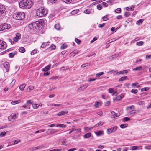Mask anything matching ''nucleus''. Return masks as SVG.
I'll list each match as a JSON object with an SVG mask.
<instances>
[{"mask_svg":"<svg viewBox=\"0 0 151 151\" xmlns=\"http://www.w3.org/2000/svg\"><path fill=\"white\" fill-rule=\"evenodd\" d=\"M33 5L31 0H22L19 3V7L22 9H29Z\"/></svg>","mask_w":151,"mask_h":151,"instance_id":"1","label":"nucleus"},{"mask_svg":"<svg viewBox=\"0 0 151 151\" xmlns=\"http://www.w3.org/2000/svg\"><path fill=\"white\" fill-rule=\"evenodd\" d=\"M47 10L44 7H41L36 10V14L37 16L42 17L47 14Z\"/></svg>","mask_w":151,"mask_h":151,"instance_id":"2","label":"nucleus"},{"mask_svg":"<svg viewBox=\"0 0 151 151\" xmlns=\"http://www.w3.org/2000/svg\"><path fill=\"white\" fill-rule=\"evenodd\" d=\"M25 17V14L23 12H19L13 15V17L16 19L22 20Z\"/></svg>","mask_w":151,"mask_h":151,"instance_id":"3","label":"nucleus"},{"mask_svg":"<svg viewBox=\"0 0 151 151\" xmlns=\"http://www.w3.org/2000/svg\"><path fill=\"white\" fill-rule=\"evenodd\" d=\"M11 27V26L10 24L6 23L2 24L0 25V31L9 29Z\"/></svg>","mask_w":151,"mask_h":151,"instance_id":"4","label":"nucleus"},{"mask_svg":"<svg viewBox=\"0 0 151 151\" xmlns=\"http://www.w3.org/2000/svg\"><path fill=\"white\" fill-rule=\"evenodd\" d=\"M28 27L30 29L33 30L34 31L36 30V29L38 28L37 24L35 22L29 24L28 25Z\"/></svg>","mask_w":151,"mask_h":151,"instance_id":"5","label":"nucleus"},{"mask_svg":"<svg viewBox=\"0 0 151 151\" xmlns=\"http://www.w3.org/2000/svg\"><path fill=\"white\" fill-rule=\"evenodd\" d=\"M117 129V127L115 126L111 128L107 129V132L108 134H110L112 133L115 132Z\"/></svg>","mask_w":151,"mask_h":151,"instance_id":"6","label":"nucleus"},{"mask_svg":"<svg viewBox=\"0 0 151 151\" xmlns=\"http://www.w3.org/2000/svg\"><path fill=\"white\" fill-rule=\"evenodd\" d=\"M5 14V8L4 6L0 4V15L4 14Z\"/></svg>","mask_w":151,"mask_h":151,"instance_id":"7","label":"nucleus"},{"mask_svg":"<svg viewBox=\"0 0 151 151\" xmlns=\"http://www.w3.org/2000/svg\"><path fill=\"white\" fill-rule=\"evenodd\" d=\"M7 47L6 43L0 40V49H4Z\"/></svg>","mask_w":151,"mask_h":151,"instance_id":"8","label":"nucleus"},{"mask_svg":"<svg viewBox=\"0 0 151 151\" xmlns=\"http://www.w3.org/2000/svg\"><path fill=\"white\" fill-rule=\"evenodd\" d=\"M35 22L37 24L38 28L40 27L44 23V20L42 19H40L38 21H36Z\"/></svg>","mask_w":151,"mask_h":151,"instance_id":"9","label":"nucleus"},{"mask_svg":"<svg viewBox=\"0 0 151 151\" xmlns=\"http://www.w3.org/2000/svg\"><path fill=\"white\" fill-rule=\"evenodd\" d=\"M21 34L19 33H17L16 34L15 37L14 38V40L16 42H17L20 39Z\"/></svg>","mask_w":151,"mask_h":151,"instance_id":"10","label":"nucleus"},{"mask_svg":"<svg viewBox=\"0 0 151 151\" xmlns=\"http://www.w3.org/2000/svg\"><path fill=\"white\" fill-rule=\"evenodd\" d=\"M17 117H16V114H12L8 117L9 120L11 121L12 119L14 121L16 119Z\"/></svg>","mask_w":151,"mask_h":151,"instance_id":"11","label":"nucleus"},{"mask_svg":"<svg viewBox=\"0 0 151 151\" xmlns=\"http://www.w3.org/2000/svg\"><path fill=\"white\" fill-rule=\"evenodd\" d=\"M3 65L4 67L6 69V72H8L9 71V65L8 63L5 62L3 63Z\"/></svg>","mask_w":151,"mask_h":151,"instance_id":"12","label":"nucleus"},{"mask_svg":"<svg viewBox=\"0 0 151 151\" xmlns=\"http://www.w3.org/2000/svg\"><path fill=\"white\" fill-rule=\"evenodd\" d=\"M68 113V111H62L60 112H59L57 114V115L58 116H61L64 115Z\"/></svg>","mask_w":151,"mask_h":151,"instance_id":"13","label":"nucleus"},{"mask_svg":"<svg viewBox=\"0 0 151 151\" xmlns=\"http://www.w3.org/2000/svg\"><path fill=\"white\" fill-rule=\"evenodd\" d=\"M128 71L127 70H124L122 71H120L119 72H116V75H119L120 74H126L127 73Z\"/></svg>","mask_w":151,"mask_h":151,"instance_id":"14","label":"nucleus"},{"mask_svg":"<svg viewBox=\"0 0 151 151\" xmlns=\"http://www.w3.org/2000/svg\"><path fill=\"white\" fill-rule=\"evenodd\" d=\"M142 146H133L132 147V150H136L138 149H141Z\"/></svg>","mask_w":151,"mask_h":151,"instance_id":"15","label":"nucleus"},{"mask_svg":"<svg viewBox=\"0 0 151 151\" xmlns=\"http://www.w3.org/2000/svg\"><path fill=\"white\" fill-rule=\"evenodd\" d=\"M91 8H89L88 9H87L84 11V13L85 14H89L91 13Z\"/></svg>","mask_w":151,"mask_h":151,"instance_id":"16","label":"nucleus"},{"mask_svg":"<svg viewBox=\"0 0 151 151\" xmlns=\"http://www.w3.org/2000/svg\"><path fill=\"white\" fill-rule=\"evenodd\" d=\"M124 97V95H118L117 96H116L115 98V99L117 101H119L121 100L122 99V98H123Z\"/></svg>","mask_w":151,"mask_h":151,"instance_id":"17","label":"nucleus"},{"mask_svg":"<svg viewBox=\"0 0 151 151\" xmlns=\"http://www.w3.org/2000/svg\"><path fill=\"white\" fill-rule=\"evenodd\" d=\"M34 89V87L32 86H30L27 89V91L28 92H30L31 91L33 90Z\"/></svg>","mask_w":151,"mask_h":151,"instance_id":"18","label":"nucleus"},{"mask_svg":"<svg viewBox=\"0 0 151 151\" xmlns=\"http://www.w3.org/2000/svg\"><path fill=\"white\" fill-rule=\"evenodd\" d=\"M78 53V52L77 51L75 50L74 51L72 52H71L70 55V56H72L73 57H74L76 54Z\"/></svg>","mask_w":151,"mask_h":151,"instance_id":"19","label":"nucleus"},{"mask_svg":"<svg viewBox=\"0 0 151 151\" xmlns=\"http://www.w3.org/2000/svg\"><path fill=\"white\" fill-rule=\"evenodd\" d=\"M142 66H140L139 67H137L133 69L132 70L133 71H139L142 70Z\"/></svg>","mask_w":151,"mask_h":151,"instance_id":"20","label":"nucleus"},{"mask_svg":"<svg viewBox=\"0 0 151 151\" xmlns=\"http://www.w3.org/2000/svg\"><path fill=\"white\" fill-rule=\"evenodd\" d=\"M78 131L79 132H81V129L80 128L79 129H73L72 130L69 132L68 133V134H71L73 132H74V131Z\"/></svg>","mask_w":151,"mask_h":151,"instance_id":"21","label":"nucleus"},{"mask_svg":"<svg viewBox=\"0 0 151 151\" xmlns=\"http://www.w3.org/2000/svg\"><path fill=\"white\" fill-rule=\"evenodd\" d=\"M50 66L49 65H48L42 69V71H47L50 69Z\"/></svg>","mask_w":151,"mask_h":151,"instance_id":"22","label":"nucleus"},{"mask_svg":"<svg viewBox=\"0 0 151 151\" xmlns=\"http://www.w3.org/2000/svg\"><path fill=\"white\" fill-rule=\"evenodd\" d=\"M19 51L22 53H24L25 52V50L23 47H20L19 49Z\"/></svg>","mask_w":151,"mask_h":151,"instance_id":"23","label":"nucleus"},{"mask_svg":"<svg viewBox=\"0 0 151 151\" xmlns=\"http://www.w3.org/2000/svg\"><path fill=\"white\" fill-rule=\"evenodd\" d=\"M104 124V123L102 122H99L97 124L95 125L94 127H92L93 128L94 127H97L99 126H101L102 125Z\"/></svg>","mask_w":151,"mask_h":151,"instance_id":"24","label":"nucleus"},{"mask_svg":"<svg viewBox=\"0 0 151 151\" xmlns=\"http://www.w3.org/2000/svg\"><path fill=\"white\" fill-rule=\"evenodd\" d=\"M91 135V133L90 132L84 135V138H88Z\"/></svg>","mask_w":151,"mask_h":151,"instance_id":"25","label":"nucleus"},{"mask_svg":"<svg viewBox=\"0 0 151 151\" xmlns=\"http://www.w3.org/2000/svg\"><path fill=\"white\" fill-rule=\"evenodd\" d=\"M136 110H132L129 112L127 113V114L128 116H130L132 115H134L136 113L135 112Z\"/></svg>","mask_w":151,"mask_h":151,"instance_id":"26","label":"nucleus"},{"mask_svg":"<svg viewBox=\"0 0 151 151\" xmlns=\"http://www.w3.org/2000/svg\"><path fill=\"white\" fill-rule=\"evenodd\" d=\"M26 86V85L24 84L21 85L19 86V89L21 91H23Z\"/></svg>","mask_w":151,"mask_h":151,"instance_id":"27","label":"nucleus"},{"mask_svg":"<svg viewBox=\"0 0 151 151\" xmlns=\"http://www.w3.org/2000/svg\"><path fill=\"white\" fill-rule=\"evenodd\" d=\"M55 29L58 30H59L60 29V26L59 24H57L55 26Z\"/></svg>","mask_w":151,"mask_h":151,"instance_id":"28","label":"nucleus"},{"mask_svg":"<svg viewBox=\"0 0 151 151\" xmlns=\"http://www.w3.org/2000/svg\"><path fill=\"white\" fill-rule=\"evenodd\" d=\"M127 76H125L124 77H122L119 79V81H122L124 80H125L127 79Z\"/></svg>","mask_w":151,"mask_h":151,"instance_id":"29","label":"nucleus"},{"mask_svg":"<svg viewBox=\"0 0 151 151\" xmlns=\"http://www.w3.org/2000/svg\"><path fill=\"white\" fill-rule=\"evenodd\" d=\"M111 115L112 116L113 118H115L119 116L116 114L114 111L111 112Z\"/></svg>","mask_w":151,"mask_h":151,"instance_id":"30","label":"nucleus"},{"mask_svg":"<svg viewBox=\"0 0 151 151\" xmlns=\"http://www.w3.org/2000/svg\"><path fill=\"white\" fill-rule=\"evenodd\" d=\"M56 127L64 128L66 127V126L64 125L63 124H59L56 125Z\"/></svg>","mask_w":151,"mask_h":151,"instance_id":"31","label":"nucleus"},{"mask_svg":"<svg viewBox=\"0 0 151 151\" xmlns=\"http://www.w3.org/2000/svg\"><path fill=\"white\" fill-rule=\"evenodd\" d=\"M103 133V132L102 131H99L95 132V134L97 136H99L101 135Z\"/></svg>","mask_w":151,"mask_h":151,"instance_id":"32","label":"nucleus"},{"mask_svg":"<svg viewBox=\"0 0 151 151\" xmlns=\"http://www.w3.org/2000/svg\"><path fill=\"white\" fill-rule=\"evenodd\" d=\"M144 43L143 42L141 41L137 42L136 43V45L137 46H141Z\"/></svg>","mask_w":151,"mask_h":151,"instance_id":"33","label":"nucleus"},{"mask_svg":"<svg viewBox=\"0 0 151 151\" xmlns=\"http://www.w3.org/2000/svg\"><path fill=\"white\" fill-rule=\"evenodd\" d=\"M48 43V42H43L41 45V47L42 48H44L47 45Z\"/></svg>","mask_w":151,"mask_h":151,"instance_id":"34","label":"nucleus"},{"mask_svg":"<svg viewBox=\"0 0 151 151\" xmlns=\"http://www.w3.org/2000/svg\"><path fill=\"white\" fill-rule=\"evenodd\" d=\"M121 9L120 8H117L115 10V12L118 13H120L121 12Z\"/></svg>","mask_w":151,"mask_h":151,"instance_id":"35","label":"nucleus"},{"mask_svg":"<svg viewBox=\"0 0 151 151\" xmlns=\"http://www.w3.org/2000/svg\"><path fill=\"white\" fill-rule=\"evenodd\" d=\"M134 106L132 105L130 106L129 107H127V108H126V109L128 111H129L130 110H132V109H133L132 108L133 107L134 108L133 109H134Z\"/></svg>","mask_w":151,"mask_h":151,"instance_id":"36","label":"nucleus"},{"mask_svg":"<svg viewBox=\"0 0 151 151\" xmlns=\"http://www.w3.org/2000/svg\"><path fill=\"white\" fill-rule=\"evenodd\" d=\"M75 41L78 44H80L81 42V40L77 39V38H76L75 39Z\"/></svg>","mask_w":151,"mask_h":151,"instance_id":"37","label":"nucleus"},{"mask_svg":"<svg viewBox=\"0 0 151 151\" xmlns=\"http://www.w3.org/2000/svg\"><path fill=\"white\" fill-rule=\"evenodd\" d=\"M6 134L5 132H1L0 134V137H1L4 136Z\"/></svg>","mask_w":151,"mask_h":151,"instance_id":"38","label":"nucleus"},{"mask_svg":"<svg viewBox=\"0 0 151 151\" xmlns=\"http://www.w3.org/2000/svg\"><path fill=\"white\" fill-rule=\"evenodd\" d=\"M102 19L104 21H106L109 19V18L107 16L105 15L102 17Z\"/></svg>","mask_w":151,"mask_h":151,"instance_id":"39","label":"nucleus"},{"mask_svg":"<svg viewBox=\"0 0 151 151\" xmlns=\"http://www.w3.org/2000/svg\"><path fill=\"white\" fill-rule=\"evenodd\" d=\"M67 47V46L66 45H65L64 44H63L62 45L61 47H60V48L61 49H65Z\"/></svg>","mask_w":151,"mask_h":151,"instance_id":"40","label":"nucleus"},{"mask_svg":"<svg viewBox=\"0 0 151 151\" xmlns=\"http://www.w3.org/2000/svg\"><path fill=\"white\" fill-rule=\"evenodd\" d=\"M33 103V101L31 100H28L27 101L26 104L27 105H29L30 104H32Z\"/></svg>","mask_w":151,"mask_h":151,"instance_id":"41","label":"nucleus"},{"mask_svg":"<svg viewBox=\"0 0 151 151\" xmlns=\"http://www.w3.org/2000/svg\"><path fill=\"white\" fill-rule=\"evenodd\" d=\"M142 22L143 20L142 19H140L137 22L136 24H137L139 25L142 23Z\"/></svg>","mask_w":151,"mask_h":151,"instance_id":"42","label":"nucleus"},{"mask_svg":"<svg viewBox=\"0 0 151 151\" xmlns=\"http://www.w3.org/2000/svg\"><path fill=\"white\" fill-rule=\"evenodd\" d=\"M93 128L92 127L91 128H89L88 127H84V129L85 131H86V132H88L89 130H91V128Z\"/></svg>","mask_w":151,"mask_h":151,"instance_id":"43","label":"nucleus"},{"mask_svg":"<svg viewBox=\"0 0 151 151\" xmlns=\"http://www.w3.org/2000/svg\"><path fill=\"white\" fill-rule=\"evenodd\" d=\"M19 102V101H15L12 102L11 104L13 105H15Z\"/></svg>","mask_w":151,"mask_h":151,"instance_id":"44","label":"nucleus"},{"mask_svg":"<svg viewBox=\"0 0 151 151\" xmlns=\"http://www.w3.org/2000/svg\"><path fill=\"white\" fill-rule=\"evenodd\" d=\"M149 87H145L142 88L141 89V91H147L149 89Z\"/></svg>","mask_w":151,"mask_h":151,"instance_id":"45","label":"nucleus"},{"mask_svg":"<svg viewBox=\"0 0 151 151\" xmlns=\"http://www.w3.org/2000/svg\"><path fill=\"white\" fill-rule=\"evenodd\" d=\"M90 65V64L89 63H86L85 64H83L81 65V67L82 68H84L87 66H89Z\"/></svg>","mask_w":151,"mask_h":151,"instance_id":"46","label":"nucleus"},{"mask_svg":"<svg viewBox=\"0 0 151 151\" xmlns=\"http://www.w3.org/2000/svg\"><path fill=\"white\" fill-rule=\"evenodd\" d=\"M78 13V11L77 10H74L72 11L71 13L73 15L77 14Z\"/></svg>","mask_w":151,"mask_h":151,"instance_id":"47","label":"nucleus"},{"mask_svg":"<svg viewBox=\"0 0 151 151\" xmlns=\"http://www.w3.org/2000/svg\"><path fill=\"white\" fill-rule=\"evenodd\" d=\"M138 91V90L136 89L135 90L134 89H132L131 91V92L132 93H134V94H136L137 93V92Z\"/></svg>","mask_w":151,"mask_h":151,"instance_id":"48","label":"nucleus"},{"mask_svg":"<svg viewBox=\"0 0 151 151\" xmlns=\"http://www.w3.org/2000/svg\"><path fill=\"white\" fill-rule=\"evenodd\" d=\"M32 107L34 109H37L38 108L39 106L38 105V104H37L35 105L33 104Z\"/></svg>","mask_w":151,"mask_h":151,"instance_id":"49","label":"nucleus"},{"mask_svg":"<svg viewBox=\"0 0 151 151\" xmlns=\"http://www.w3.org/2000/svg\"><path fill=\"white\" fill-rule=\"evenodd\" d=\"M37 53V50L35 49H34L31 52V54L32 55H33L34 54L36 53Z\"/></svg>","mask_w":151,"mask_h":151,"instance_id":"50","label":"nucleus"},{"mask_svg":"<svg viewBox=\"0 0 151 151\" xmlns=\"http://www.w3.org/2000/svg\"><path fill=\"white\" fill-rule=\"evenodd\" d=\"M108 91H109V93H112L114 92V90L111 88H110L109 89Z\"/></svg>","mask_w":151,"mask_h":151,"instance_id":"51","label":"nucleus"},{"mask_svg":"<svg viewBox=\"0 0 151 151\" xmlns=\"http://www.w3.org/2000/svg\"><path fill=\"white\" fill-rule=\"evenodd\" d=\"M97 8L98 10H101L102 9V6L101 4H98L97 5Z\"/></svg>","mask_w":151,"mask_h":151,"instance_id":"52","label":"nucleus"},{"mask_svg":"<svg viewBox=\"0 0 151 151\" xmlns=\"http://www.w3.org/2000/svg\"><path fill=\"white\" fill-rule=\"evenodd\" d=\"M62 1L66 3H70L72 2V0H62Z\"/></svg>","mask_w":151,"mask_h":151,"instance_id":"53","label":"nucleus"},{"mask_svg":"<svg viewBox=\"0 0 151 151\" xmlns=\"http://www.w3.org/2000/svg\"><path fill=\"white\" fill-rule=\"evenodd\" d=\"M50 3H56L58 0H48Z\"/></svg>","mask_w":151,"mask_h":151,"instance_id":"54","label":"nucleus"},{"mask_svg":"<svg viewBox=\"0 0 151 151\" xmlns=\"http://www.w3.org/2000/svg\"><path fill=\"white\" fill-rule=\"evenodd\" d=\"M61 149H54L52 150H50L49 151H61L62 150Z\"/></svg>","mask_w":151,"mask_h":151,"instance_id":"55","label":"nucleus"},{"mask_svg":"<svg viewBox=\"0 0 151 151\" xmlns=\"http://www.w3.org/2000/svg\"><path fill=\"white\" fill-rule=\"evenodd\" d=\"M130 13L128 12H125L124 14V15L127 17H128Z\"/></svg>","mask_w":151,"mask_h":151,"instance_id":"56","label":"nucleus"},{"mask_svg":"<svg viewBox=\"0 0 151 151\" xmlns=\"http://www.w3.org/2000/svg\"><path fill=\"white\" fill-rule=\"evenodd\" d=\"M126 125V124H122L120 126V127L122 128H124L127 127V126Z\"/></svg>","mask_w":151,"mask_h":151,"instance_id":"57","label":"nucleus"},{"mask_svg":"<svg viewBox=\"0 0 151 151\" xmlns=\"http://www.w3.org/2000/svg\"><path fill=\"white\" fill-rule=\"evenodd\" d=\"M9 55L10 57L13 58L15 55V54L14 53H9Z\"/></svg>","mask_w":151,"mask_h":151,"instance_id":"58","label":"nucleus"},{"mask_svg":"<svg viewBox=\"0 0 151 151\" xmlns=\"http://www.w3.org/2000/svg\"><path fill=\"white\" fill-rule=\"evenodd\" d=\"M105 24V23H103L101 24H99L98 25V27L99 28H102L103 27Z\"/></svg>","mask_w":151,"mask_h":151,"instance_id":"59","label":"nucleus"},{"mask_svg":"<svg viewBox=\"0 0 151 151\" xmlns=\"http://www.w3.org/2000/svg\"><path fill=\"white\" fill-rule=\"evenodd\" d=\"M50 47L51 48V49L53 50L55 48L56 46L52 44L51 45Z\"/></svg>","mask_w":151,"mask_h":151,"instance_id":"60","label":"nucleus"},{"mask_svg":"<svg viewBox=\"0 0 151 151\" xmlns=\"http://www.w3.org/2000/svg\"><path fill=\"white\" fill-rule=\"evenodd\" d=\"M88 85H85V86H83L82 87H80L79 88H81V89H84L85 88H86L87 87Z\"/></svg>","mask_w":151,"mask_h":151,"instance_id":"61","label":"nucleus"},{"mask_svg":"<svg viewBox=\"0 0 151 151\" xmlns=\"http://www.w3.org/2000/svg\"><path fill=\"white\" fill-rule=\"evenodd\" d=\"M151 58V55H146V59H150Z\"/></svg>","mask_w":151,"mask_h":151,"instance_id":"62","label":"nucleus"},{"mask_svg":"<svg viewBox=\"0 0 151 151\" xmlns=\"http://www.w3.org/2000/svg\"><path fill=\"white\" fill-rule=\"evenodd\" d=\"M138 84V83L137 82H136L134 83H132L131 85L132 87H133L137 85Z\"/></svg>","mask_w":151,"mask_h":151,"instance_id":"63","label":"nucleus"},{"mask_svg":"<svg viewBox=\"0 0 151 151\" xmlns=\"http://www.w3.org/2000/svg\"><path fill=\"white\" fill-rule=\"evenodd\" d=\"M104 74V73L103 72H100L96 74V76H101L102 75Z\"/></svg>","mask_w":151,"mask_h":151,"instance_id":"64","label":"nucleus"}]
</instances>
